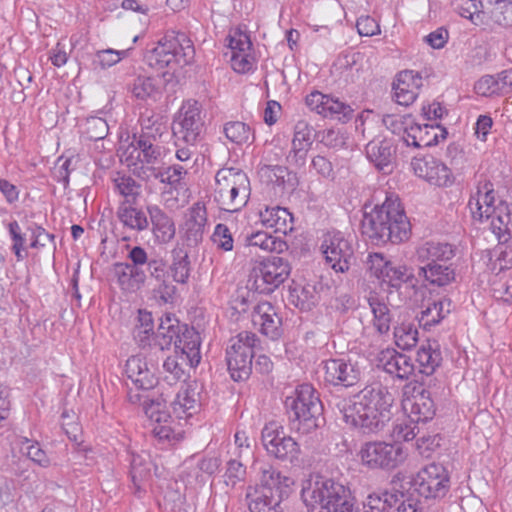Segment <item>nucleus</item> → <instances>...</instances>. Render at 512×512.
<instances>
[{
	"instance_id": "nucleus-1",
	"label": "nucleus",
	"mask_w": 512,
	"mask_h": 512,
	"mask_svg": "<svg viewBox=\"0 0 512 512\" xmlns=\"http://www.w3.org/2000/svg\"><path fill=\"white\" fill-rule=\"evenodd\" d=\"M393 403L394 397L388 388L376 383L337 403V408L346 424L364 434H372L383 430L390 421Z\"/></svg>"
},
{
	"instance_id": "nucleus-2",
	"label": "nucleus",
	"mask_w": 512,
	"mask_h": 512,
	"mask_svg": "<svg viewBox=\"0 0 512 512\" xmlns=\"http://www.w3.org/2000/svg\"><path fill=\"white\" fill-rule=\"evenodd\" d=\"M362 234L373 244H398L408 240L411 225L398 196L390 194L381 205L365 213L361 221Z\"/></svg>"
},
{
	"instance_id": "nucleus-3",
	"label": "nucleus",
	"mask_w": 512,
	"mask_h": 512,
	"mask_svg": "<svg viewBox=\"0 0 512 512\" xmlns=\"http://www.w3.org/2000/svg\"><path fill=\"white\" fill-rule=\"evenodd\" d=\"M285 405L289 413L290 429L300 437H306L307 441L317 437L326 420L315 388L311 384L299 385L294 395L286 398Z\"/></svg>"
},
{
	"instance_id": "nucleus-4",
	"label": "nucleus",
	"mask_w": 512,
	"mask_h": 512,
	"mask_svg": "<svg viewBox=\"0 0 512 512\" xmlns=\"http://www.w3.org/2000/svg\"><path fill=\"white\" fill-rule=\"evenodd\" d=\"M301 497L308 512H357L350 490L331 478L316 475L302 484Z\"/></svg>"
},
{
	"instance_id": "nucleus-5",
	"label": "nucleus",
	"mask_w": 512,
	"mask_h": 512,
	"mask_svg": "<svg viewBox=\"0 0 512 512\" xmlns=\"http://www.w3.org/2000/svg\"><path fill=\"white\" fill-rule=\"evenodd\" d=\"M260 473V484L246 495L250 512H283L281 502L292 492L294 480L270 464L262 465Z\"/></svg>"
},
{
	"instance_id": "nucleus-6",
	"label": "nucleus",
	"mask_w": 512,
	"mask_h": 512,
	"mask_svg": "<svg viewBox=\"0 0 512 512\" xmlns=\"http://www.w3.org/2000/svg\"><path fill=\"white\" fill-rule=\"evenodd\" d=\"M246 173L236 168H222L215 175L214 199L221 209L235 212L244 207L250 196Z\"/></svg>"
},
{
	"instance_id": "nucleus-7",
	"label": "nucleus",
	"mask_w": 512,
	"mask_h": 512,
	"mask_svg": "<svg viewBox=\"0 0 512 512\" xmlns=\"http://www.w3.org/2000/svg\"><path fill=\"white\" fill-rule=\"evenodd\" d=\"M194 56V46L185 33L169 31L158 45L150 50L146 59L151 67L162 69L174 65H186Z\"/></svg>"
},
{
	"instance_id": "nucleus-8",
	"label": "nucleus",
	"mask_w": 512,
	"mask_h": 512,
	"mask_svg": "<svg viewBox=\"0 0 512 512\" xmlns=\"http://www.w3.org/2000/svg\"><path fill=\"white\" fill-rule=\"evenodd\" d=\"M172 344H174L175 353L181 351L183 354H186L188 361L192 365L200 363L201 337L194 328L184 326L183 330H180L178 326L170 324L165 327L161 324L157 332L152 333L151 346H148V348L164 351L169 349Z\"/></svg>"
},
{
	"instance_id": "nucleus-9",
	"label": "nucleus",
	"mask_w": 512,
	"mask_h": 512,
	"mask_svg": "<svg viewBox=\"0 0 512 512\" xmlns=\"http://www.w3.org/2000/svg\"><path fill=\"white\" fill-rule=\"evenodd\" d=\"M258 343L257 336L249 331L240 332L229 340L226 348V362L234 381H244L251 375L254 349Z\"/></svg>"
},
{
	"instance_id": "nucleus-10",
	"label": "nucleus",
	"mask_w": 512,
	"mask_h": 512,
	"mask_svg": "<svg viewBox=\"0 0 512 512\" xmlns=\"http://www.w3.org/2000/svg\"><path fill=\"white\" fill-rule=\"evenodd\" d=\"M368 269L382 285L399 290L404 284L415 288L418 283L413 268L387 260L383 254L372 253L367 258Z\"/></svg>"
},
{
	"instance_id": "nucleus-11",
	"label": "nucleus",
	"mask_w": 512,
	"mask_h": 512,
	"mask_svg": "<svg viewBox=\"0 0 512 512\" xmlns=\"http://www.w3.org/2000/svg\"><path fill=\"white\" fill-rule=\"evenodd\" d=\"M291 273V265L286 258L270 256L253 269L251 288L262 294L272 293Z\"/></svg>"
},
{
	"instance_id": "nucleus-12",
	"label": "nucleus",
	"mask_w": 512,
	"mask_h": 512,
	"mask_svg": "<svg viewBox=\"0 0 512 512\" xmlns=\"http://www.w3.org/2000/svg\"><path fill=\"white\" fill-rule=\"evenodd\" d=\"M406 456L400 443L367 442L360 450L362 463L372 469H395L405 461Z\"/></svg>"
},
{
	"instance_id": "nucleus-13",
	"label": "nucleus",
	"mask_w": 512,
	"mask_h": 512,
	"mask_svg": "<svg viewBox=\"0 0 512 512\" xmlns=\"http://www.w3.org/2000/svg\"><path fill=\"white\" fill-rule=\"evenodd\" d=\"M264 448L269 455L292 465L300 463V446L291 437L285 435L283 428L275 422L264 426L261 433Z\"/></svg>"
},
{
	"instance_id": "nucleus-14",
	"label": "nucleus",
	"mask_w": 512,
	"mask_h": 512,
	"mask_svg": "<svg viewBox=\"0 0 512 512\" xmlns=\"http://www.w3.org/2000/svg\"><path fill=\"white\" fill-rule=\"evenodd\" d=\"M449 476L441 464L431 463L423 467L409 482L411 488L425 499L441 498L449 490Z\"/></svg>"
},
{
	"instance_id": "nucleus-15",
	"label": "nucleus",
	"mask_w": 512,
	"mask_h": 512,
	"mask_svg": "<svg viewBox=\"0 0 512 512\" xmlns=\"http://www.w3.org/2000/svg\"><path fill=\"white\" fill-rule=\"evenodd\" d=\"M325 384L333 387L350 388L358 384L362 377V368L351 357L330 358L322 361Z\"/></svg>"
},
{
	"instance_id": "nucleus-16",
	"label": "nucleus",
	"mask_w": 512,
	"mask_h": 512,
	"mask_svg": "<svg viewBox=\"0 0 512 512\" xmlns=\"http://www.w3.org/2000/svg\"><path fill=\"white\" fill-rule=\"evenodd\" d=\"M143 410L152 425V434L161 445H173L182 439L180 432L173 426L174 420L159 401H143Z\"/></svg>"
},
{
	"instance_id": "nucleus-17",
	"label": "nucleus",
	"mask_w": 512,
	"mask_h": 512,
	"mask_svg": "<svg viewBox=\"0 0 512 512\" xmlns=\"http://www.w3.org/2000/svg\"><path fill=\"white\" fill-rule=\"evenodd\" d=\"M204 121L198 103H185L179 112V117L172 126L173 135L184 144L196 145L201 140Z\"/></svg>"
},
{
	"instance_id": "nucleus-18",
	"label": "nucleus",
	"mask_w": 512,
	"mask_h": 512,
	"mask_svg": "<svg viewBox=\"0 0 512 512\" xmlns=\"http://www.w3.org/2000/svg\"><path fill=\"white\" fill-rule=\"evenodd\" d=\"M326 262L336 272H347L354 260L352 244L341 232H331L321 245Z\"/></svg>"
},
{
	"instance_id": "nucleus-19",
	"label": "nucleus",
	"mask_w": 512,
	"mask_h": 512,
	"mask_svg": "<svg viewBox=\"0 0 512 512\" xmlns=\"http://www.w3.org/2000/svg\"><path fill=\"white\" fill-rule=\"evenodd\" d=\"M411 167L417 177L431 185L449 187L454 183V176L450 168L432 155L413 157Z\"/></svg>"
},
{
	"instance_id": "nucleus-20",
	"label": "nucleus",
	"mask_w": 512,
	"mask_h": 512,
	"mask_svg": "<svg viewBox=\"0 0 512 512\" xmlns=\"http://www.w3.org/2000/svg\"><path fill=\"white\" fill-rule=\"evenodd\" d=\"M257 176L260 182L273 190L275 193L293 192L298 184L297 174L283 165H272L259 163Z\"/></svg>"
},
{
	"instance_id": "nucleus-21",
	"label": "nucleus",
	"mask_w": 512,
	"mask_h": 512,
	"mask_svg": "<svg viewBox=\"0 0 512 512\" xmlns=\"http://www.w3.org/2000/svg\"><path fill=\"white\" fill-rule=\"evenodd\" d=\"M252 323L262 335L275 341L283 334L282 318L269 302L258 303L251 314Z\"/></svg>"
},
{
	"instance_id": "nucleus-22",
	"label": "nucleus",
	"mask_w": 512,
	"mask_h": 512,
	"mask_svg": "<svg viewBox=\"0 0 512 512\" xmlns=\"http://www.w3.org/2000/svg\"><path fill=\"white\" fill-rule=\"evenodd\" d=\"M447 134L446 128L439 124H414L409 128H405L403 140L407 146H414L416 148L430 147L437 145L440 139H446Z\"/></svg>"
},
{
	"instance_id": "nucleus-23",
	"label": "nucleus",
	"mask_w": 512,
	"mask_h": 512,
	"mask_svg": "<svg viewBox=\"0 0 512 512\" xmlns=\"http://www.w3.org/2000/svg\"><path fill=\"white\" fill-rule=\"evenodd\" d=\"M377 366L401 380H407L415 371L412 359L395 349L382 350L377 356Z\"/></svg>"
},
{
	"instance_id": "nucleus-24",
	"label": "nucleus",
	"mask_w": 512,
	"mask_h": 512,
	"mask_svg": "<svg viewBox=\"0 0 512 512\" xmlns=\"http://www.w3.org/2000/svg\"><path fill=\"white\" fill-rule=\"evenodd\" d=\"M422 85V77L418 72L413 70L399 72L392 86L396 102L403 106H409L416 100L418 90Z\"/></svg>"
},
{
	"instance_id": "nucleus-25",
	"label": "nucleus",
	"mask_w": 512,
	"mask_h": 512,
	"mask_svg": "<svg viewBox=\"0 0 512 512\" xmlns=\"http://www.w3.org/2000/svg\"><path fill=\"white\" fill-rule=\"evenodd\" d=\"M149 215V224L151 223V231L155 237V241L159 244L169 243L176 234V227L173 219L158 205L150 204L146 207Z\"/></svg>"
},
{
	"instance_id": "nucleus-26",
	"label": "nucleus",
	"mask_w": 512,
	"mask_h": 512,
	"mask_svg": "<svg viewBox=\"0 0 512 512\" xmlns=\"http://www.w3.org/2000/svg\"><path fill=\"white\" fill-rule=\"evenodd\" d=\"M207 224L204 204L197 202L188 211L184 222V237L190 246H197L202 240Z\"/></svg>"
},
{
	"instance_id": "nucleus-27",
	"label": "nucleus",
	"mask_w": 512,
	"mask_h": 512,
	"mask_svg": "<svg viewBox=\"0 0 512 512\" xmlns=\"http://www.w3.org/2000/svg\"><path fill=\"white\" fill-rule=\"evenodd\" d=\"M456 247L447 242L428 241L417 248L419 262L428 264H447L456 255Z\"/></svg>"
},
{
	"instance_id": "nucleus-28",
	"label": "nucleus",
	"mask_w": 512,
	"mask_h": 512,
	"mask_svg": "<svg viewBox=\"0 0 512 512\" xmlns=\"http://www.w3.org/2000/svg\"><path fill=\"white\" fill-rule=\"evenodd\" d=\"M125 372L136 389L149 390L158 382L145 359L139 355L132 356L126 361Z\"/></svg>"
},
{
	"instance_id": "nucleus-29",
	"label": "nucleus",
	"mask_w": 512,
	"mask_h": 512,
	"mask_svg": "<svg viewBox=\"0 0 512 512\" xmlns=\"http://www.w3.org/2000/svg\"><path fill=\"white\" fill-rule=\"evenodd\" d=\"M484 23L512 27V2L509 0H481Z\"/></svg>"
},
{
	"instance_id": "nucleus-30",
	"label": "nucleus",
	"mask_w": 512,
	"mask_h": 512,
	"mask_svg": "<svg viewBox=\"0 0 512 512\" xmlns=\"http://www.w3.org/2000/svg\"><path fill=\"white\" fill-rule=\"evenodd\" d=\"M413 390L417 391V394L408 399L411 421L419 423L431 420L435 415V405L430 392L422 386H414Z\"/></svg>"
},
{
	"instance_id": "nucleus-31",
	"label": "nucleus",
	"mask_w": 512,
	"mask_h": 512,
	"mask_svg": "<svg viewBox=\"0 0 512 512\" xmlns=\"http://www.w3.org/2000/svg\"><path fill=\"white\" fill-rule=\"evenodd\" d=\"M512 87V71L505 70L497 75H486L475 84V90L482 96L503 95Z\"/></svg>"
},
{
	"instance_id": "nucleus-32",
	"label": "nucleus",
	"mask_w": 512,
	"mask_h": 512,
	"mask_svg": "<svg viewBox=\"0 0 512 512\" xmlns=\"http://www.w3.org/2000/svg\"><path fill=\"white\" fill-rule=\"evenodd\" d=\"M116 217L123 227L131 231L139 233L149 228V220L146 213L128 202H121L119 204Z\"/></svg>"
},
{
	"instance_id": "nucleus-33",
	"label": "nucleus",
	"mask_w": 512,
	"mask_h": 512,
	"mask_svg": "<svg viewBox=\"0 0 512 512\" xmlns=\"http://www.w3.org/2000/svg\"><path fill=\"white\" fill-rule=\"evenodd\" d=\"M418 275L429 285L444 287L456 279L455 267L452 264H428L419 268Z\"/></svg>"
},
{
	"instance_id": "nucleus-34",
	"label": "nucleus",
	"mask_w": 512,
	"mask_h": 512,
	"mask_svg": "<svg viewBox=\"0 0 512 512\" xmlns=\"http://www.w3.org/2000/svg\"><path fill=\"white\" fill-rule=\"evenodd\" d=\"M489 213L491 219V229L498 237L500 242H506L511 236V216L508 204L500 201L497 206H493Z\"/></svg>"
},
{
	"instance_id": "nucleus-35",
	"label": "nucleus",
	"mask_w": 512,
	"mask_h": 512,
	"mask_svg": "<svg viewBox=\"0 0 512 512\" xmlns=\"http://www.w3.org/2000/svg\"><path fill=\"white\" fill-rule=\"evenodd\" d=\"M451 306V300L445 297L439 300H428L420 312L419 323L425 329H429L440 323L450 313Z\"/></svg>"
},
{
	"instance_id": "nucleus-36",
	"label": "nucleus",
	"mask_w": 512,
	"mask_h": 512,
	"mask_svg": "<svg viewBox=\"0 0 512 512\" xmlns=\"http://www.w3.org/2000/svg\"><path fill=\"white\" fill-rule=\"evenodd\" d=\"M188 361L186 354L181 351L175 353L174 356H169L163 362V373L165 374L163 379L169 385H173L179 381H185L188 377L186 367H196Z\"/></svg>"
},
{
	"instance_id": "nucleus-37",
	"label": "nucleus",
	"mask_w": 512,
	"mask_h": 512,
	"mask_svg": "<svg viewBox=\"0 0 512 512\" xmlns=\"http://www.w3.org/2000/svg\"><path fill=\"white\" fill-rule=\"evenodd\" d=\"M199 393L191 385L182 386L171 406L179 418L192 416L199 407Z\"/></svg>"
},
{
	"instance_id": "nucleus-38",
	"label": "nucleus",
	"mask_w": 512,
	"mask_h": 512,
	"mask_svg": "<svg viewBox=\"0 0 512 512\" xmlns=\"http://www.w3.org/2000/svg\"><path fill=\"white\" fill-rule=\"evenodd\" d=\"M393 153V146L386 139H374L366 145L367 158L382 171L390 166Z\"/></svg>"
},
{
	"instance_id": "nucleus-39",
	"label": "nucleus",
	"mask_w": 512,
	"mask_h": 512,
	"mask_svg": "<svg viewBox=\"0 0 512 512\" xmlns=\"http://www.w3.org/2000/svg\"><path fill=\"white\" fill-rule=\"evenodd\" d=\"M416 361L419 365V372L424 375H432L440 366L442 355L437 341H428L417 351Z\"/></svg>"
},
{
	"instance_id": "nucleus-40",
	"label": "nucleus",
	"mask_w": 512,
	"mask_h": 512,
	"mask_svg": "<svg viewBox=\"0 0 512 512\" xmlns=\"http://www.w3.org/2000/svg\"><path fill=\"white\" fill-rule=\"evenodd\" d=\"M130 148H132V151L129 156H127L126 161L133 158V153L138 151L136 158L139 162L142 164L154 165L160 160L164 147L163 145L151 144V142L148 143L147 141L138 140L136 139V135H134L131 146L127 148L125 153H127Z\"/></svg>"
},
{
	"instance_id": "nucleus-41",
	"label": "nucleus",
	"mask_w": 512,
	"mask_h": 512,
	"mask_svg": "<svg viewBox=\"0 0 512 512\" xmlns=\"http://www.w3.org/2000/svg\"><path fill=\"white\" fill-rule=\"evenodd\" d=\"M171 257L169 270L173 280L180 284L187 283L191 270L188 252L183 247H175Z\"/></svg>"
},
{
	"instance_id": "nucleus-42",
	"label": "nucleus",
	"mask_w": 512,
	"mask_h": 512,
	"mask_svg": "<svg viewBox=\"0 0 512 512\" xmlns=\"http://www.w3.org/2000/svg\"><path fill=\"white\" fill-rule=\"evenodd\" d=\"M261 222L270 228H275L276 231L286 232L288 224L292 223V214L283 207L275 206L272 208L266 207L264 211L260 212ZM289 229H292L290 226Z\"/></svg>"
},
{
	"instance_id": "nucleus-43",
	"label": "nucleus",
	"mask_w": 512,
	"mask_h": 512,
	"mask_svg": "<svg viewBox=\"0 0 512 512\" xmlns=\"http://www.w3.org/2000/svg\"><path fill=\"white\" fill-rule=\"evenodd\" d=\"M154 329V322L151 312L139 310L137 323L133 330V337L139 347L142 349L151 346V338Z\"/></svg>"
},
{
	"instance_id": "nucleus-44",
	"label": "nucleus",
	"mask_w": 512,
	"mask_h": 512,
	"mask_svg": "<svg viewBox=\"0 0 512 512\" xmlns=\"http://www.w3.org/2000/svg\"><path fill=\"white\" fill-rule=\"evenodd\" d=\"M289 299L299 309L309 311L318 302V293L314 285H295L290 288Z\"/></svg>"
},
{
	"instance_id": "nucleus-45",
	"label": "nucleus",
	"mask_w": 512,
	"mask_h": 512,
	"mask_svg": "<svg viewBox=\"0 0 512 512\" xmlns=\"http://www.w3.org/2000/svg\"><path fill=\"white\" fill-rule=\"evenodd\" d=\"M132 95L139 100H156L161 95L159 80L149 76H138L130 85Z\"/></svg>"
},
{
	"instance_id": "nucleus-46",
	"label": "nucleus",
	"mask_w": 512,
	"mask_h": 512,
	"mask_svg": "<svg viewBox=\"0 0 512 512\" xmlns=\"http://www.w3.org/2000/svg\"><path fill=\"white\" fill-rule=\"evenodd\" d=\"M248 246L259 247L264 251L282 253L288 249L287 243L280 237L264 231L252 233L246 237Z\"/></svg>"
},
{
	"instance_id": "nucleus-47",
	"label": "nucleus",
	"mask_w": 512,
	"mask_h": 512,
	"mask_svg": "<svg viewBox=\"0 0 512 512\" xmlns=\"http://www.w3.org/2000/svg\"><path fill=\"white\" fill-rule=\"evenodd\" d=\"M368 302L373 314V327L380 335L387 334L390 331L392 322L389 307L377 297H370Z\"/></svg>"
},
{
	"instance_id": "nucleus-48",
	"label": "nucleus",
	"mask_w": 512,
	"mask_h": 512,
	"mask_svg": "<svg viewBox=\"0 0 512 512\" xmlns=\"http://www.w3.org/2000/svg\"><path fill=\"white\" fill-rule=\"evenodd\" d=\"M116 191L124 197L123 202L135 204L141 194V185L131 176L117 173L113 178Z\"/></svg>"
},
{
	"instance_id": "nucleus-49",
	"label": "nucleus",
	"mask_w": 512,
	"mask_h": 512,
	"mask_svg": "<svg viewBox=\"0 0 512 512\" xmlns=\"http://www.w3.org/2000/svg\"><path fill=\"white\" fill-rule=\"evenodd\" d=\"M481 0H454L452 5L457 14L471 20L474 24L484 23Z\"/></svg>"
},
{
	"instance_id": "nucleus-50",
	"label": "nucleus",
	"mask_w": 512,
	"mask_h": 512,
	"mask_svg": "<svg viewBox=\"0 0 512 512\" xmlns=\"http://www.w3.org/2000/svg\"><path fill=\"white\" fill-rule=\"evenodd\" d=\"M325 101L326 105L323 112L324 117L337 119L343 123L349 121L352 118L354 110L347 103L342 102L338 98H334L330 95H328V98Z\"/></svg>"
},
{
	"instance_id": "nucleus-51",
	"label": "nucleus",
	"mask_w": 512,
	"mask_h": 512,
	"mask_svg": "<svg viewBox=\"0 0 512 512\" xmlns=\"http://www.w3.org/2000/svg\"><path fill=\"white\" fill-rule=\"evenodd\" d=\"M223 132L231 142L242 145L250 142L254 136L250 127L241 121H231L224 125Z\"/></svg>"
},
{
	"instance_id": "nucleus-52",
	"label": "nucleus",
	"mask_w": 512,
	"mask_h": 512,
	"mask_svg": "<svg viewBox=\"0 0 512 512\" xmlns=\"http://www.w3.org/2000/svg\"><path fill=\"white\" fill-rule=\"evenodd\" d=\"M109 131L105 119L97 116L88 117L83 125L82 133L91 141L104 139Z\"/></svg>"
},
{
	"instance_id": "nucleus-53",
	"label": "nucleus",
	"mask_w": 512,
	"mask_h": 512,
	"mask_svg": "<svg viewBox=\"0 0 512 512\" xmlns=\"http://www.w3.org/2000/svg\"><path fill=\"white\" fill-rule=\"evenodd\" d=\"M167 126L161 122H153L151 125H146L142 123V132L139 136H136V139L141 141H147L151 144L162 145L164 142V138L168 136Z\"/></svg>"
},
{
	"instance_id": "nucleus-54",
	"label": "nucleus",
	"mask_w": 512,
	"mask_h": 512,
	"mask_svg": "<svg viewBox=\"0 0 512 512\" xmlns=\"http://www.w3.org/2000/svg\"><path fill=\"white\" fill-rule=\"evenodd\" d=\"M394 337L396 345L402 350H408L415 347L418 342V331L412 325L395 327Z\"/></svg>"
},
{
	"instance_id": "nucleus-55",
	"label": "nucleus",
	"mask_w": 512,
	"mask_h": 512,
	"mask_svg": "<svg viewBox=\"0 0 512 512\" xmlns=\"http://www.w3.org/2000/svg\"><path fill=\"white\" fill-rule=\"evenodd\" d=\"M127 52L128 50L118 51L111 48L99 50L96 52L92 64L95 69L97 67L107 69L117 64L127 54Z\"/></svg>"
},
{
	"instance_id": "nucleus-56",
	"label": "nucleus",
	"mask_w": 512,
	"mask_h": 512,
	"mask_svg": "<svg viewBox=\"0 0 512 512\" xmlns=\"http://www.w3.org/2000/svg\"><path fill=\"white\" fill-rule=\"evenodd\" d=\"M149 462L145 457L138 454H132L130 460V475L133 483L138 485L149 475Z\"/></svg>"
},
{
	"instance_id": "nucleus-57",
	"label": "nucleus",
	"mask_w": 512,
	"mask_h": 512,
	"mask_svg": "<svg viewBox=\"0 0 512 512\" xmlns=\"http://www.w3.org/2000/svg\"><path fill=\"white\" fill-rule=\"evenodd\" d=\"M227 40L231 55L251 51L252 42L249 35L239 29L229 34Z\"/></svg>"
},
{
	"instance_id": "nucleus-58",
	"label": "nucleus",
	"mask_w": 512,
	"mask_h": 512,
	"mask_svg": "<svg viewBox=\"0 0 512 512\" xmlns=\"http://www.w3.org/2000/svg\"><path fill=\"white\" fill-rule=\"evenodd\" d=\"M218 249L231 251L233 249V237L227 225L219 223L216 225L211 237Z\"/></svg>"
},
{
	"instance_id": "nucleus-59",
	"label": "nucleus",
	"mask_w": 512,
	"mask_h": 512,
	"mask_svg": "<svg viewBox=\"0 0 512 512\" xmlns=\"http://www.w3.org/2000/svg\"><path fill=\"white\" fill-rule=\"evenodd\" d=\"M314 129L305 120H299L294 127V137L292 144H299L311 147L313 143Z\"/></svg>"
},
{
	"instance_id": "nucleus-60",
	"label": "nucleus",
	"mask_w": 512,
	"mask_h": 512,
	"mask_svg": "<svg viewBox=\"0 0 512 512\" xmlns=\"http://www.w3.org/2000/svg\"><path fill=\"white\" fill-rule=\"evenodd\" d=\"M246 474L244 465L234 459L227 463V469L224 474V482L227 486L234 487L238 482L243 481Z\"/></svg>"
},
{
	"instance_id": "nucleus-61",
	"label": "nucleus",
	"mask_w": 512,
	"mask_h": 512,
	"mask_svg": "<svg viewBox=\"0 0 512 512\" xmlns=\"http://www.w3.org/2000/svg\"><path fill=\"white\" fill-rule=\"evenodd\" d=\"M439 435H422L416 440V449L419 454L425 458H429L431 453L440 446Z\"/></svg>"
},
{
	"instance_id": "nucleus-62",
	"label": "nucleus",
	"mask_w": 512,
	"mask_h": 512,
	"mask_svg": "<svg viewBox=\"0 0 512 512\" xmlns=\"http://www.w3.org/2000/svg\"><path fill=\"white\" fill-rule=\"evenodd\" d=\"M10 236L13 240L12 249L18 261L23 260L25 255L23 254L25 238L21 233L20 225L17 221H12L8 225Z\"/></svg>"
},
{
	"instance_id": "nucleus-63",
	"label": "nucleus",
	"mask_w": 512,
	"mask_h": 512,
	"mask_svg": "<svg viewBox=\"0 0 512 512\" xmlns=\"http://www.w3.org/2000/svg\"><path fill=\"white\" fill-rule=\"evenodd\" d=\"M414 422L410 423H397L394 425L392 430V436L395 439V443H399L401 441H411L416 438L419 431H415L416 426L413 425Z\"/></svg>"
},
{
	"instance_id": "nucleus-64",
	"label": "nucleus",
	"mask_w": 512,
	"mask_h": 512,
	"mask_svg": "<svg viewBox=\"0 0 512 512\" xmlns=\"http://www.w3.org/2000/svg\"><path fill=\"white\" fill-rule=\"evenodd\" d=\"M127 263L118 262L114 264V275L117 278L118 284L124 290L138 289L136 283L132 282V277L127 271Z\"/></svg>"
}]
</instances>
